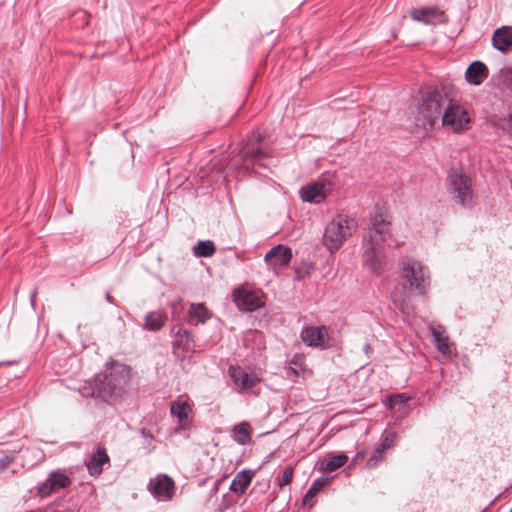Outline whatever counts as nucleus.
I'll list each match as a JSON object with an SVG mask.
<instances>
[{
    "instance_id": "nucleus-1",
    "label": "nucleus",
    "mask_w": 512,
    "mask_h": 512,
    "mask_svg": "<svg viewBox=\"0 0 512 512\" xmlns=\"http://www.w3.org/2000/svg\"><path fill=\"white\" fill-rule=\"evenodd\" d=\"M398 284L404 292L393 291L391 299L402 313L408 315L412 311V307L406 293L417 296L425 295L431 285L430 271L420 261L404 257L399 262Z\"/></svg>"
},
{
    "instance_id": "nucleus-2",
    "label": "nucleus",
    "mask_w": 512,
    "mask_h": 512,
    "mask_svg": "<svg viewBox=\"0 0 512 512\" xmlns=\"http://www.w3.org/2000/svg\"><path fill=\"white\" fill-rule=\"evenodd\" d=\"M130 378L128 366L113 363L103 373L97 374L92 383L85 384L79 389L84 398L100 399L108 404L120 400Z\"/></svg>"
},
{
    "instance_id": "nucleus-3",
    "label": "nucleus",
    "mask_w": 512,
    "mask_h": 512,
    "mask_svg": "<svg viewBox=\"0 0 512 512\" xmlns=\"http://www.w3.org/2000/svg\"><path fill=\"white\" fill-rule=\"evenodd\" d=\"M391 238V222L377 211L363 237V263L374 275H380L386 265L385 243Z\"/></svg>"
},
{
    "instance_id": "nucleus-4",
    "label": "nucleus",
    "mask_w": 512,
    "mask_h": 512,
    "mask_svg": "<svg viewBox=\"0 0 512 512\" xmlns=\"http://www.w3.org/2000/svg\"><path fill=\"white\" fill-rule=\"evenodd\" d=\"M452 93V87L442 83L420 90L421 102L418 106V114L424 120L425 125L432 128L440 120L452 100Z\"/></svg>"
},
{
    "instance_id": "nucleus-5",
    "label": "nucleus",
    "mask_w": 512,
    "mask_h": 512,
    "mask_svg": "<svg viewBox=\"0 0 512 512\" xmlns=\"http://www.w3.org/2000/svg\"><path fill=\"white\" fill-rule=\"evenodd\" d=\"M447 190L452 199L462 207H472L474 191L472 179L461 171H452L447 176Z\"/></svg>"
},
{
    "instance_id": "nucleus-6",
    "label": "nucleus",
    "mask_w": 512,
    "mask_h": 512,
    "mask_svg": "<svg viewBox=\"0 0 512 512\" xmlns=\"http://www.w3.org/2000/svg\"><path fill=\"white\" fill-rule=\"evenodd\" d=\"M263 135L259 131H251L246 142L239 151L243 164L252 167L268 168L262 160L271 157V150L262 146Z\"/></svg>"
},
{
    "instance_id": "nucleus-7",
    "label": "nucleus",
    "mask_w": 512,
    "mask_h": 512,
    "mask_svg": "<svg viewBox=\"0 0 512 512\" xmlns=\"http://www.w3.org/2000/svg\"><path fill=\"white\" fill-rule=\"evenodd\" d=\"M350 222L347 218L338 216L327 224L323 234V243L331 253L337 251L351 235Z\"/></svg>"
},
{
    "instance_id": "nucleus-8",
    "label": "nucleus",
    "mask_w": 512,
    "mask_h": 512,
    "mask_svg": "<svg viewBox=\"0 0 512 512\" xmlns=\"http://www.w3.org/2000/svg\"><path fill=\"white\" fill-rule=\"evenodd\" d=\"M334 189L332 176L323 174L316 181H312L304 185L300 189V198L304 202L319 203L323 201Z\"/></svg>"
},
{
    "instance_id": "nucleus-9",
    "label": "nucleus",
    "mask_w": 512,
    "mask_h": 512,
    "mask_svg": "<svg viewBox=\"0 0 512 512\" xmlns=\"http://www.w3.org/2000/svg\"><path fill=\"white\" fill-rule=\"evenodd\" d=\"M440 119L443 126L451 128L454 132L465 130L471 122L466 108L453 98L449 102V105H447Z\"/></svg>"
},
{
    "instance_id": "nucleus-10",
    "label": "nucleus",
    "mask_w": 512,
    "mask_h": 512,
    "mask_svg": "<svg viewBox=\"0 0 512 512\" xmlns=\"http://www.w3.org/2000/svg\"><path fill=\"white\" fill-rule=\"evenodd\" d=\"M233 301L240 311L252 312L262 307V294L244 287H238L233 290Z\"/></svg>"
},
{
    "instance_id": "nucleus-11",
    "label": "nucleus",
    "mask_w": 512,
    "mask_h": 512,
    "mask_svg": "<svg viewBox=\"0 0 512 512\" xmlns=\"http://www.w3.org/2000/svg\"><path fill=\"white\" fill-rule=\"evenodd\" d=\"M300 336L302 341L309 347H328V328L324 325L304 327Z\"/></svg>"
},
{
    "instance_id": "nucleus-12",
    "label": "nucleus",
    "mask_w": 512,
    "mask_h": 512,
    "mask_svg": "<svg viewBox=\"0 0 512 512\" xmlns=\"http://www.w3.org/2000/svg\"><path fill=\"white\" fill-rule=\"evenodd\" d=\"M149 490L155 497L170 500L175 490V483L169 476L160 474L150 480Z\"/></svg>"
},
{
    "instance_id": "nucleus-13",
    "label": "nucleus",
    "mask_w": 512,
    "mask_h": 512,
    "mask_svg": "<svg viewBox=\"0 0 512 512\" xmlns=\"http://www.w3.org/2000/svg\"><path fill=\"white\" fill-rule=\"evenodd\" d=\"M171 334L173 337L172 347L174 353H177V350H181L184 353L193 351L194 338L188 330L174 325L171 328Z\"/></svg>"
},
{
    "instance_id": "nucleus-14",
    "label": "nucleus",
    "mask_w": 512,
    "mask_h": 512,
    "mask_svg": "<svg viewBox=\"0 0 512 512\" xmlns=\"http://www.w3.org/2000/svg\"><path fill=\"white\" fill-rule=\"evenodd\" d=\"M411 400V397L405 393H395L387 395L383 403L393 413L406 414L409 412Z\"/></svg>"
},
{
    "instance_id": "nucleus-15",
    "label": "nucleus",
    "mask_w": 512,
    "mask_h": 512,
    "mask_svg": "<svg viewBox=\"0 0 512 512\" xmlns=\"http://www.w3.org/2000/svg\"><path fill=\"white\" fill-rule=\"evenodd\" d=\"M292 251L289 247L277 245L271 248L265 255V261L272 266L284 267L290 263Z\"/></svg>"
},
{
    "instance_id": "nucleus-16",
    "label": "nucleus",
    "mask_w": 512,
    "mask_h": 512,
    "mask_svg": "<svg viewBox=\"0 0 512 512\" xmlns=\"http://www.w3.org/2000/svg\"><path fill=\"white\" fill-rule=\"evenodd\" d=\"M229 371L234 384L242 390L253 388L259 382L256 374L248 373L240 367H230Z\"/></svg>"
},
{
    "instance_id": "nucleus-17",
    "label": "nucleus",
    "mask_w": 512,
    "mask_h": 512,
    "mask_svg": "<svg viewBox=\"0 0 512 512\" xmlns=\"http://www.w3.org/2000/svg\"><path fill=\"white\" fill-rule=\"evenodd\" d=\"M489 70L481 61H473L466 69L465 79L471 84L478 86L488 77Z\"/></svg>"
},
{
    "instance_id": "nucleus-18",
    "label": "nucleus",
    "mask_w": 512,
    "mask_h": 512,
    "mask_svg": "<svg viewBox=\"0 0 512 512\" xmlns=\"http://www.w3.org/2000/svg\"><path fill=\"white\" fill-rule=\"evenodd\" d=\"M492 44L501 52L512 50V27L503 26L496 29L492 36Z\"/></svg>"
},
{
    "instance_id": "nucleus-19",
    "label": "nucleus",
    "mask_w": 512,
    "mask_h": 512,
    "mask_svg": "<svg viewBox=\"0 0 512 512\" xmlns=\"http://www.w3.org/2000/svg\"><path fill=\"white\" fill-rule=\"evenodd\" d=\"M211 318V312L203 303H192L188 310L187 320L191 325L204 324Z\"/></svg>"
},
{
    "instance_id": "nucleus-20",
    "label": "nucleus",
    "mask_w": 512,
    "mask_h": 512,
    "mask_svg": "<svg viewBox=\"0 0 512 512\" xmlns=\"http://www.w3.org/2000/svg\"><path fill=\"white\" fill-rule=\"evenodd\" d=\"M431 336L434 340V344L436 349L441 352L443 355H451L452 350L449 344V339L447 336L443 335L444 330L441 325L430 326L429 327Z\"/></svg>"
},
{
    "instance_id": "nucleus-21",
    "label": "nucleus",
    "mask_w": 512,
    "mask_h": 512,
    "mask_svg": "<svg viewBox=\"0 0 512 512\" xmlns=\"http://www.w3.org/2000/svg\"><path fill=\"white\" fill-rule=\"evenodd\" d=\"M167 316L161 311H152L145 315L143 328L147 331H159L166 323Z\"/></svg>"
},
{
    "instance_id": "nucleus-22",
    "label": "nucleus",
    "mask_w": 512,
    "mask_h": 512,
    "mask_svg": "<svg viewBox=\"0 0 512 512\" xmlns=\"http://www.w3.org/2000/svg\"><path fill=\"white\" fill-rule=\"evenodd\" d=\"M254 477V473L251 470H244L239 472L233 479L230 490L235 493L243 494Z\"/></svg>"
},
{
    "instance_id": "nucleus-23",
    "label": "nucleus",
    "mask_w": 512,
    "mask_h": 512,
    "mask_svg": "<svg viewBox=\"0 0 512 512\" xmlns=\"http://www.w3.org/2000/svg\"><path fill=\"white\" fill-rule=\"evenodd\" d=\"M109 461V457L104 448H98L87 464L88 470L92 475L100 474L102 466Z\"/></svg>"
},
{
    "instance_id": "nucleus-24",
    "label": "nucleus",
    "mask_w": 512,
    "mask_h": 512,
    "mask_svg": "<svg viewBox=\"0 0 512 512\" xmlns=\"http://www.w3.org/2000/svg\"><path fill=\"white\" fill-rule=\"evenodd\" d=\"M348 460L346 455H328L321 461V470L331 473L342 467Z\"/></svg>"
},
{
    "instance_id": "nucleus-25",
    "label": "nucleus",
    "mask_w": 512,
    "mask_h": 512,
    "mask_svg": "<svg viewBox=\"0 0 512 512\" xmlns=\"http://www.w3.org/2000/svg\"><path fill=\"white\" fill-rule=\"evenodd\" d=\"M251 435L252 429L248 422H241L233 428V438L241 445L250 443Z\"/></svg>"
},
{
    "instance_id": "nucleus-26",
    "label": "nucleus",
    "mask_w": 512,
    "mask_h": 512,
    "mask_svg": "<svg viewBox=\"0 0 512 512\" xmlns=\"http://www.w3.org/2000/svg\"><path fill=\"white\" fill-rule=\"evenodd\" d=\"M215 251V244L211 240H199L193 247V253L197 257H211Z\"/></svg>"
},
{
    "instance_id": "nucleus-27",
    "label": "nucleus",
    "mask_w": 512,
    "mask_h": 512,
    "mask_svg": "<svg viewBox=\"0 0 512 512\" xmlns=\"http://www.w3.org/2000/svg\"><path fill=\"white\" fill-rule=\"evenodd\" d=\"M436 16V9L433 7L416 8L411 11V17L417 22L429 23V19Z\"/></svg>"
},
{
    "instance_id": "nucleus-28",
    "label": "nucleus",
    "mask_w": 512,
    "mask_h": 512,
    "mask_svg": "<svg viewBox=\"0 0 512 512\" xmlns=\"http://www.w3.org/2000/svg\"><path fill=\"white\" fill-rule=\"evenodd\" d=\"M191 412V407L186 401L178 399L170 403V416H189Z\"/></svg>"
},
{
    "instance_id": "nucleus-29",
    "label": "nucleus",
    "mask_w": 512,
    "mask_h": 512,
    "mask_svg": "<svg viewBox=\"0 0 512 512\" xmlns=\"http://www.w3.org/2000/svg\"><path fill=\"white\" fill-rule=\"evenodd\" d=\"M325 480L318 479L313 482V484L310 486L309 490L306 492V495L304 497V503L306 504L308 501L313 499L316 494L324 487Z\"/></svg>"
},
{
    "instance_id": "nucleus-30",
    "label": "nucleus",
    "mask_w": 512,
    "mask_h": 512,
    "mask_svg": "<svg viewBox=\"0 0 512 512\" xmlns=\"http://www.w3.org/2000/svg\"><path fill=\"white\" fill-rule=\"evenodd\" d=\"M49 476L58 490L66 488L70 484V479L65 474L53 472Z\"/></svg>"
},
{
    "instance_id": "nucleus-31",
    "label": "nucleus",
    "mask_w": 512,
    "mask_h": 512,
    "mask_svg": "<svg viewBox=\"0 0 512 512\" xmlns=\"http://www.w3.org/2000/svg\"><path fill=\"white\" fill-rule=\"evenodd\" d=\"M54 482L50 478V476L47 478V480L42 483L38 488V493L41 497H47L52 494V492L57 491Z\"/></svg>"
},
{
    "instance_id": "nucleus-32",
    "label": "nucleus",
    "mask_w": 512,
    "mask_h": 512,
    "mask_svg": "<svg viewBox=\"0 0 512 512\" xmlns=\"http://www.w3.org/2000/svg\"><path fill=\"white\" fill-rule=\"evenodd\" d=\"M495 125L498 129H501L504 132H507L509 135L512 136V115L511 114H508L507 116H503V117L499 118Z\"/></svg>"
},
{
    "instance_id": "nucleus-33",
    "label": "nucleus",
    "mask_w": 512,
    "mask_h": 512,
    "mask_svg": "<svg viewBox=\"0 0 512 512\" xmlns=\"http://www.w3.org/2000/svg\"><path fill=\"white\" fill-rule=\"evenodd\" d=\"M383 449L381 448H378L374 451V453L372 454V456L368 459L367 461V466L369 468H374L375 466H377V464L379 463V461H381L383 459Z\"/></svg>"
},
{
    "instance_id": "nucleus-34",
    "label": "nucleus",
    "mask_w": 512,
    "mask_h": 512,
    "mask_svg": "<svg viewBox=\"0 0 512 512\" xmlns=\"http://www.w3.org/2000/svg\"><path fill=\"white\" fill-rule=\"evenodd\" d=\"M293 478V469L291 467H286L282 473V476L279 480V486L283 487L285 485L290 484Z\"/></svg>"
},
{
    "instance_id": "nucleus-35",
    "label": "nucleus",
    "mask_w": 512,
    "mask_h": 512,
    "mask_svg": "<svg viewBox=\"0 0 512 512\" xmlns=\"http://www.w3.org/2000/svg\"><path fill=\"white\" fill-rule=\"evenodd\" d=\"M393 439L390 436H386L379 448L385 451L392 445Z\"/></svg>"
},
{
    "instance_id": "nucleus-36",
    "label": "nucleus",
    "mask_w": 512,
    "mask_h": 512,
    "mask_svg": "<svg viewBox=\"0 0 512 512\" xmlns=\"http://www.w3.org/2000/svg\"><path fill=\"white\" fill-rule=\"evenodd\" d=\"M12 461H13V459L11 457H9V456H5V457L1 458L0 459V464H1L2 469H4L7 466H9Z\"/></svg>"
},
{
    "instance_id": "nucleus-37",
    "label": "nucleus",
    "mask_w": 512,
    "mask_h": 512,
    "mask_svg": "<svg viewBox=\"0 0 512 512\" xmlns=\"http://www.w3.org/2000/svg\"><path fill=\"white\" fill-rule=\"evenodd\" d=\"M36 295H37V289H34L30 295V301H31L32 306L35 305Z\"/></svg>"
},
{
    "instance_id": "nucleus-38",
    "label": "nucleus",
    "mask_w": 512,
    "mask_h": 512,
    "mask_svg": "<svg viewBox=\"0 0 512 512\" xmlns=\"http://www.w3.org/2000/svg\"><path fill=\"white\" fill-rule=\"evenodd\" d=\"M105 299H106L107 302H109L111 304H114V298L110 295L109 292L106 293Z\"/></svg>"
},
{
    "instance_id": "nucleus-39",
    "label": "nucleus",
    "mask_w": 512,
    "mask_h": 512,
    "mask_svg": "<svg viewBox=\"0 0 512 512\" xmlns=\"http://www.w3.org/2000/svg\"><path fill=\"white\" fill-rule=\"evenodd\" d=\"M368 349H370V346L367 344L365 345V351H368Z\"/></svg>"
},
{
    "instance_id": "nucleus-40",
    "label": "nucleus",
    "mask_w": 512,
    "mask_h": 512,
    "mask_svg": "<svg viewBox=\"0 0 512 512\" xmlns=\"http://www.w3.org/2000/svg\"><path fill=\"white\" fill-rule=\"evenodd\" d=\"M340 414H341V412H339V413H335L333 416H334V417H337V416H340Z\"/></svg>"
},
{
    "instance_id": "nucleus-41",
    "label": "nucleus",
    "mask_w": 512,
    "mask_h": 512,
    "mask_svg": "<svg viewBox=\"0 0 512 512\" xmlns=\"http://www.w3.org/2000/svg\"><path fill=\"white\" fill-rule=\"evenodd\" d=\"M292 372H293L294 374H297L296 369H292Z\"/></svg>"
},
{
    "instance_id": "nucleus-42",
    "label": "nucleus",
    "mask_w": 512,
    "mask_h": 512,
    "mask_svg": "<svg viewBox=\"0 0 512 512\" xmlns=\"http://www.w3.org/2000/svg\"><path fill=\"white\" fill-rule=\"evenodd\" d=\"M2 364H3V363H2V362H0V366H1Z\"/></svg>"
}]
</instances>
